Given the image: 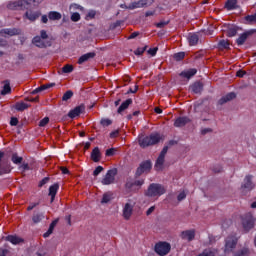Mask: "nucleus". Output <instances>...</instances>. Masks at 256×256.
Instances as JSON below:
<instances>
[{
	"label": "nucleus",
	"mask_w": 256,
	"mask_h": 256,
	"mask_svg": "<svg viewBox=\"0 0 256 256\" xmlns=\"http://www.w3.org/2000/svg\"><path fill=\"white\" fill-rule=\"evenodd\" d=\"M161 141L159 133H151L149 136L142 135L139 137V145L142 149L158 144Z\"/></svg>",
	"instance_id": "nucleus-1"
},
{
	"label": "nucleus",
	"mask_w": 256,
	"mask_h": 256,
	"mask_svg": "<svg viewBox=\"0 0 256 256\" xmlns=\"http://www.w3.org/2000/svg\"><path fill=\"white\" fill-rule=\"evenodd\" d=\"M166 194V189L159 183H151L148 190L145 191V196L149 198L160 197Z\"/></svg>",
	"instance_id": "nucleus-2"
},
{
	"label": "nucleus",
	"mask_w": 256,
	"mask_h": 256,
	"mask_svg": "<svg viewBox=\"0 0 256 256\" xmlns=\"http://www.w3.org/2000/svg\"><path fill=\"white\" fill-rule=\"evenodd\" d=\"M12 168L8 158H5V152L0 150V177L10 174Z\"/></svg>",
	"instance_id": "nucleus-3"
},
{
	"label": "nucleus",
	"mask_w": 256,
	"mask_h": 256,
	"mask_svg": "<svg viewBox=\"0 0 256 256\" xmlns=\"http://www.w3.org/2000/svg\"><path fill=\"white\" fill-rule=\"evenodd\" d=\"M171 251V245L166 241H159L154 246V252L159 256H166Z\"/></svg>",
	"instance_id": "nucleus-4"
},
{
	"label": "nucleus",
	"mask_w": 256,
	"mask_h": 256,
	"mask_svg": "<svg viewBox=\"0 0 256 256\" xmlns=\"http://www.w3.org/2000/svg\"><path fill=\"white\" fill-rule=\"evenodd\" d=\"M118 170L117 168H113L111 170H108L104 176V178L100 181L102 182L103 186H110L115 181V176H117Z\"/></svg>",
	"instance_id": "nucleus-5"
},
{
	"label": "nucleus",
	"mask_w": 256,
	"mask_h": 256,
	"mask_svg": "<svg viewBox=\"0 0 256 256\" xmlns=\"http://www.w3.org/2000/svg\"><path fill=\"white\" fill-rule=\"evenodd\" d=\"M242 224H243V229L246 232H249L251 229H254L255 218H254L253 214H251V213L245 214L242 218Z\"/></svg>",
	"instance_id": "nucleus-6"
},
{
	"label": "nucleus",
	"mask_w": 256,
	"mask_h": 256,
	"mask_svg": "<svg viewBox=\"0 0 256 256\" xmlns=\"http://www.w3.org/2000/svg\"><path fill=\"white\" fill-rule=\"evenodd\" d=\"M7 8L10 10H25L29 9L28 1L26 0H19L11 2L7 5Z\"/></svg>",
	"instance_id": "nucleus-7"
},
{
	"label": "nucleus",
	"mask_w": 256,
	"mask_h": 256,
	"mask_svg": "<svg viewBox=\"0 0 256 256\" xmlns=\"http://www.w3.org/2000/svg\"><path fill=\"white\" fill-rule=\"evenodd\" d=\"M151 169H152L151 161L146 160L140 164L139 168L136 169L135 176L140 177L142 174L150 172Z\"/></svg>",
	"instance_id": "nucleus-8"
},
{
	"label": "nucleus",
	"mask_w": 256,
	"mask_h": 256,
	"mask_svg": "<svg viewBox=\"0 0 256 256\" xmlns=\"http://www.w3.org/2000/svg\"><path fill=\"white\" fill-rule=\"evenodd\" d=\"M32 44L36 46L39 49H46L47 47H51L52 43L51 41H45V39H42L39 36L32 38Z\"/></svg>",
	"instance_id": "nucleus-9"
},
{
	"label": "nucleus",
	"mask_w": 256,
	"mask_h": 256,
	"mask_svg": "<svg viewBox=\"0 0 256 256\" xmlns=\"http://www.w3.org/2000/svg\"><path fill=\"white\" fill-rule=\"evenodd\" d=\"M85 111V105L80 104L76 106L74 109H71L68 113L69 119H75L76 117H79L83 112Z\"/></svg>",
	"instance_id": "nucleus-10"
},
{
	"label": "nucleus",
	"mask_w": 256,
	"mask_h": 256,
	"mask_svg": "<svg viewBox=\"0 0 256 256\" xmlns=\"http://www.w3.org/2000/svg\"><path fill=\"white\" fill-rule=\"evenodd\" d=\"M237 245V239L234 236H229L225 242V253L232 252Z\"/></svg>",
	"instance_id": "nucleus-11"
},
{
	"label": "nucleus",
	"mask_w": 256,
	"mask_h": 256,
	"mask_svg": "<svg viewBox=\"0 0 256 256\" xmlns=\"http://www.w3.org/2000/svg\"><path fill=\"white\" fill-rule=\"evenodd\" d=\"M253 176L252 175H247L244 179V182L242 184V189L244 191H251L254 188V184L252 181Z\"/></svg>",
	"instance_id": "nucleus-12"
},
{
	"label": "nucleus",
	"mask_w": 256,
	"mask_h": 256,
	"mask_svg": "<svg viewBox=\"0 0 256 256\" xmlns=\"http://www.w3.org/2000/svg\"><path fill=\"white\" fill-rule=\"evenodd\" d=\"M256 32V30H249L247 32H244L242 35L237 38L236 43L238 46H242L246 40L249 38L250 35H253Z\"/></svg>",
	"instance_id": "nucleus-13"
},
{
	"label": "nucleus",
	"mask_w": 256,
	"mask_h": 256,
	"mask_svg": "<svg viewBox=\"0 0 256 256\" xmlns=\"http://www.w3.org/2000/svg\"><path fill=\"white\" fill-rule=\"evenodd\" d=\"M195 235L196 232L194 229L181 232V238L183 240H187L188 242H192L195 239Z\"/></svg>",
	"instance_id": "nucleus-14"
},
{
	"label": "nucleus",
	"mask_w": 256,
	"mask_h": 256,
	"mask_svg": "<svg viewBox=\"0 0 256 256\" xmlns=\"http://www.w3.org/2000/svg\"><path fill=\"white\" fill-rule=\"evenodd\" d=\"M188 123H191V119L187 116L178 117L176 121H174V127H185Z\"/></svg>",
	"instance_id": "nucleus-15"
},
{
	"label": "nucleus",
	"mask_w": 256,
	"mask_h": 256,
	"mask_svg": "<svg viewBox=\"0 0 256 256\" xmlns=\"http://www.w3.org/2000/svg\"><path fill=\"white\" fill-rule=\"evenodd\" d=\"M4 240L11 243L12 245H20L25 241L23 238H20L17 235H8L4 238Z\"/></svg>",
	"instance_id": "nucleus-16"
},
{
	"label": "nucleus",
	"mask_w": 256,
	"mask_h": 256,
	"mask_svg": "<svg viewBox=\"0 0 256 256\" xmlns=\"http://www.w3.org/2000/svg\"><path fill=\"white\" fill-rule=\"evenodd\" d=\"M190 89L194 94H201L204 89V84L201 81H196L190 86Z\"/></svg>",
	"instance_id": "nucleus-17"
},
{
	"label": "nucleus",
	"mask_w": 256,
	"mask_h": 256,
	"mask_svg": "<svg viewBox=\"0 0 256 256\" xmlns=\"http://www.w3.org/2000/svg\"><path fill=\"white\" fill-rule=\"evenodd\" d=\"M59 189H60L59 183H55L54 185H51V186L49 187V193H48V195L51 197V203L54 202L55 197H56V195H57V192H59Z\"/></svg>",
	"instance_id": "nucleus-18"
},
{
	"label": "nucleus",
	"mask_w": 256,
	"mask_h": 256,
	"mask_svg": "<svg viewBox=\"0 0 256 256\" xmlns=\"http://www.w3.org/2000/svg\"><path fill=\"white\" fill-rule=\"evenodd\" d=\"M45 219V213L34 211L32 215V222L33 224L41 223Z\"/></svg>",
	"instance_id": "nucleus-19"
},
{
	"label": "nucleus",
	"mask_w": 256,
	"mask_h": 256,
	"mask_svg": "<svg viewBox=\"0 0 256 256\" xmlns=\"http://www.w3.org/2000/svg\"><path fill=\"white\" fill-rule=\"evenodd\" d=\"M95 56H97V54H95L94 52H89V53L83 54L82 56L79 57L77 63L79 65H82L83 63L89 61L90 59H94Z\"/></svg>",
	"instance_id": "nucleus-20"
},
{
	"label": "nucleus",
	"mask_w": 256,
	"mask_h": 256,
	"mask_svg": "<svg viewBox=\"0 0 256 256\" xmlns=\"http://www.w3.org/2000/svg\"><path fill=\"white\" fill-rule=\"evenodd\" d=\"M133 206L130 203H126L123 208V217L126 220H129L132 216Z\"/></svg>",
	"instance_id": "nucleus-21"
},
{
	"label": "nucleus",
	"mask_w": 256,
	"mask_h": 256,
	"mask_svg": "<svg viewBox=\"0 0 256 256\" xmlns=\"http://www.w3.org/2000/svg\"><path fill=\"white\" fill-rule=\"evenodd\" d=\"M197 74V69L191 68L189 70L183 71L179 74L182 78H187L188 80L193 78Z\"/></svg>",
	"instance_id": "nucleus-22"
},
{
	"label": "nucleus",
	"mask_w": 256,
	"mask_h": 256,
	"mask_svg": "<svg viewBox=\"0 0 256 256\" xmlns=\"http://www.w3.org/2000/svg\"><path fill=\"white\" fill-rule=\"evenodd\" d=\"M236 98V94L234 92H230L228 93L226 96H222L218 103L219 105H224L225 103L229 102V101H232Z\"/></svg>",
	"instance_id": "nucleus-23"
},
{
	"label": "nucleus",
	"mask_w": 256,
	"mask_h": 256,
	"mask_svg": "<svg viewBox=\"0 0 256 256\" xmlns=\"http://www.w3.org/2000/svg\"><path fill=\"white\" fill-rule=\"evenodd\" d=\"M90 159H92V161L95 163H98L101 160V152L99 147L93 149L92 154H90Z\"/></svg>",
	"instance_id": "nucleus-24"
},
{
	"label": "nucleus",
	"mask_w": 256,
	"mask_h": 256,
	"mask_svg": "<svg viewBox=\"0 0 256 256\" xmlns=\"http://www.w3.org/2000/svg\"><path fill=\"white\" fill-rule=\"evenodd\" d=\"M133 103L131 98L126 99L121 105L120 107H118L117 109V113L121 114L123 111H126L129 106Z\"/></svg>",
	"instance_id": "nucleus-25"
},
{
	"label": "nucleus",
	"mask_w": 256,
	"mask_h": 256,
	"mask_svg": "<svg viewBox=\"0 0 256 256\" xmlns=\"http://www.w3.org/2000/svg\"><path fill=\"white\" fill-rule=\"evenodd\" d=\"M56 84L55 83H47L44 84L36 89L33 90L32 94H36V93H41L45 90L51 89L52 87H54Z\"/></svg>",
	"instance_id": "nucleus-26"
},
{
	"label": "nucleus",
	"mask_w": 256,
	"mask_h": 256,
	"mask_svg": "<svg viewBox=\"0 0 256 256\" xmlns=\"http://www.w3.org/2000/svg\"><path fill=\"white\" fill-rule=\"evenodd\" d=\"M164 163H165V157L158 156L154 165L155 170L156 171L162 170Z\"/></svg>",
	"instance_id": "nucleus-27"
},
{
	"label": "nucleus",
	"mask_w": 256,
	"mask_h": 256,
	"mask_svg": "<svg viewBox=\"0 0 256 256\" xmlns=\"http://www.w3.org/2000/svg\"><path fill=\"white\" fill-rule=\"evenodd\" d=\"M217 48L219 50H229L230 49V43H229V41H227L225 39H221V40H219V42L217 44Z\"/></svg>",
	"instance_id": "nucleus-28"
},
{
	"label": "nucleus",
	"mask_w": 256,
	"mask_h": 256,
	"mask_svg": "<svg viewBox=\"0 0 256 256\" xmlns=\"http://www.w3.org/2000/svg\"><path fill=\"white\" fill-rule=\"evenodd\" d=\"M14 108H16L17 111L22 112V111H26L28 108H31V104H26L24 102H18V103H16Z\"/></svg>",
	"instance_id": "nucleus-29"
},
{
	"label": "nucleus",
	"mask_w": 256,
	"mask_h": 256,
	"mask_svg": "<svg viewBox=\"0 0 256 256\" xmlns=\"http://www.w3.org/2000/svg\"><path fill=\"white\" fill-rule=\"evenodd\" d=\"M188 41H189L190 46H195V45H197V43H198V41H199V36H198V34H196V33L189 34V36H188Z\"/></svg>",
	"instance_id": "nucleus-30"
},
{
	"label": "nucleus",
	"mask_w": 256,
	"mask_h": 256,
	"mask_svg": "<svg viewBox=\"0 0 256 256\" xmlns=\"http://www.w3.org/2000/svg\"><path fill=\"white\" fill-rule=\"evenodd\" d=\"M4 35H9V36H15V35H20L21 34V30L16 29V28H12V29H4L2 30Z\"/></svg>",
	"instance_id": "nucleus-31"
},
{
	"label": "nucleus",
	"mask_w": 256,
	"mask_h": 256,
	"mask_svg": "<svg viewBox=\"0 0 256 256\" xmlns=\"http://www.w3.org/2000/svg\"><path fill=\"white\" fill-rule=\"evenodd\" d=\"M217 253L216 249L206 248L202 251V253L197 256H215Z\"/></svg>",
	"instance_id": "nucleus-32"
},
{
	"label": "nucleus",
	"mask_w": 256,
	"mask_h": 256,
	"mask_svg": "<svg viewBox=\"0 0 256 256\" xmlns=\"http://www.w3.org/2000/svg\"><path fill=\"white\" fill-rule=\"evenodd\" d=\"M225 8L229 11L237 9V0H227Z\"/></svg>",
	"instance_id": "nucleus-33"
},
{
	"label": "nucleus",
	"mask_w": 256,
	"mask_h": 256,
	"mask_svg": "<svg viewBox=\"0 0 256 256\" xmlns=\"http://www.w3.org/2000/svg\"><path fill=\"white\" fill-rule=\"evenodd\" d=\"M10 93H11L10 82H9V80H5L3 89L1 91V95L4 96V95L10 94Z\"/></svg>",
	"instance_id": "nucleus-34"
},
{
	"label": "nucleus",
	"mask_w": 256,
	"mask_h": 256,
	"mask_svg": "<svg viewBox=\"0 0 256 256\" xmlns=\"http://www.w3.org/2000/svg\"><path fill=\"white\" fill-rule=\"evenodd\" d=\"M48 18L52 21H59L62 18V14L60 12H49Z\"/></svg>",
	"instance_id": "nucleus-35"
},
{
	"label": "nucleus",
	"mask_w": 256,
	"mask_h": 256,
	"mask_svg": "<svg viewBox=\"0 0 256 256\" xmlns=\"http://www.w3.org/2000/svg\"><path fill=\"white\" fill-rule=\"evenodd\" d=\"M237 34V27L235 25H228L227 28V36L228 37H234Z\"/></svg>",
	"instance_id": "nucleus-36"
},
{
	"label": "nucleus",
	"mask_w": 256,
	"mask_h": 256,
	"mask_svg": "<svg viewBox=\"0 0 256 256\" xmlns=\"http://www.w3.org/2000/svg\"><path fill=\"white\" fill-rule=\"evenodd\" d=\"M234 256H250V249L249 248H242L234 253Z\"/></svg>",
	"instance_id": "nucleus-37"
},
{
	"label": "nucleus",
	"mask_w": 256,
	"mask_h": 256,
	"mask_svg": "<svg viewBox=\"0 0 256 256\" xmlns=\"http://www.w3.org/2000/svg\"><path fill=\"white\" fill-rule=\"evenodd\" d=\"M23 160V157L19 156L17 153L12 154L11 161L13 162V164L19 165L21 164V162H23Z\"/></svg>",
	"instance_id": "nucleus-38"
},
{
	"label": "nucleus",
	"mask_w": 256,
	"mask_h": 256,
	"mask_svg": "<svg viewBox=\"0 0 256 256\" xmlns=\"http://www.w3.org/2000/svg\"><path fill=\"white\" fill-rule=\"evenodd\" d=\"M147 5V0H140L137 2H134L132 4V8L131 9H139V8H143Z\"/></svg>",
	"instance_id": "nucleus-39"
},
{
	"label": "nucleus",
	"mask_w": 256,
	"mask_h": 256,
	"mask_svg": "<svg viewBox=\"0 0 256 256\" xmlns=\"http://www.w3.org/2000/svg\"><path fill=\"white\" fill-rule=\"evenodd\" d=\"M125 188L127 191H137L139 188H135L133 181L128 180L125 184Z\"/></svg>",
	"instance_id": "nucleus-40"
},
{
	"label": "nucleus",
	"mask_w": 256,
	"mask_h": 256,
	"mask_svg": "<svg viewBox=\"0 0 256 256\" xmlns=\"http://www.w3.org/2000/svg\"><path fill=\"white\" fill-rule=\"evenodd\" d=\"M112 200V193L111 192H106L103 195L101 203H109Z\"/></svg>",
	"instance_id": "nucleus-41"
},
{
	"label": "nucleus",
	"mask_w": 256,
	"mask_h": 256,
	"mask_svg": "<svg viewBox=\"0 0 256 256\" xmlns=\"http://www.w3.org/2000/svg\"><path fill=\"white\" fill-rule=\"evenodd\" d=\"M74 70V67L73 65H70V64H66L64 67H62V73H65V74H70L72 73Z\"/></svg>",
	"instance_id": "nucleus-42"
},
{
	"label": "nucleus",
	"mask_w": 256,
	"mask_h": 256,
	"mask_svg": "<svg viewBox=\"0 0 256 256\" xmlns=\"http://www.w3.org/2000/svg\"><path fill=\"white\" fill-rule=\"evenodd\" d=\"M74 93L72 90H68L65 92L64 96H62V101H69L73 97Z\"/></svg>",
	"instance_id": "nucleus-43"
},
{
	"label": "nucleus",
	"mask_w": 256,
	"mask_h": 256,
	"mask_svg": "<svg viewBox=\"0 0 256 256\" xmlns=\"http://www.w3.org/2000/svg\"><path fill=\"white\" fill-rule=\"evenodd\" d=\"M100 125H102L103 127H110L112 125V120L108 118H103L102 120H100Z\"/></svg>",
	"instance_id": "nucleus-44"
},
{
	"label": "nucleus",
	"mask_w": 256,
	"mask_h": 256,
	"mask_svg": "<svg viewBox=\"0 0 256 256\" xmlns=\"http://www.w3.org/2000/svg\"><path fill=\"white\" fill-rule=\"evenodd\" d=\"M185 58V52H179L176 54H173V59L176 61H181Z\"/></svg>",
	"instance_id": "nucleus-45"
},
{
	"label": "nucleus",
	"mask_w": 256,
	"mask_h": 256,
	"mask_svg": "<svg viewBox=\"0 0 256 256\" xmlns=\"http://www.w3.org/2000/svg\"><path fill=\"white\" fill-rule=\"evenodd\" d=\"M148 46L145 47H139L134 51V54L136 56H141L143 53H145V51H147Z\"/></svg>",
	"instance_id": "nucleus-46"
},
{
	"label": "nucleus",
	"mask_w": 256,
	"mask_h": 256,
	"mask_svg": "<svg viewBox=\"0 0 256 256\" xmlns=\"http://www.w3.org/2000/svg\"><path fill=\"white\" fill-rule=\"evenodd\" d=\"M170 20H162L155 24L156 28L163 29L166 25H168Z\"/></svg>",
	"instance_id": "nucleus-47"
},
{
	"label": "nucleus",
	"mask_w": 256,
	"mask_h": 256,
	"mask_svg": "<svg viewBox=\"0 0 256 256\" xmlns=\"http://www.w3.org/2000/svg\"><path fill=\"white\" fill-rule=\"evenodd\" d=\"M81 19V15L79 12H74L73 14H71V21L73 22H78Z\"/></svg>",
	"instance_id": "nucleus-48"
},
{
	"label": "nucleus",
	"mask_w": 256,
	"mask_h": 256,
	"mask_svg": "<svg viewBox=\"0 0 256 256\" xmlns=\"http://www.w3.org/2000/svg\"><path fill=\"white\" fill-rule=\"evenodd\" d=\"M28 1V9L31 8V6H37L38 4L42 3L43 0H26Z\"/></svg>",
	"instance_id": "nucleus-49"
},
{
	"label": "nucleus",
	"mask_w": 256,
	"mask_h": 256,
	"mask_svg": "<svg viewBox=\"0 0 256 256\" xmlns=\"http://www.w3.org/2000/svg\"><path fill=\"white\" fill-rule=\"evenodd\" d=\"M103 170H104L103 166L98 165V166L95 168L94 172H93V176H94V177H98V176L100 175V173H101Z\"/></svg>",
	"instance_id": "nucleus-50"
},
{
	"label": "nucleus",
	"mask_w": 256,
	"mask_h": 256,
	"mask_svg": "<svg viewBox=\"0 0 256 256\" xmlns=\"http://www.w3.org/2000/svg\"><path fill=\"white\" fill-rule=\"evenodd\" d=\"M245 20L249 23V24H251V23H256V14H254V15H247L246 17H245Z\"/></svg>",
	"instance_id": "nucleus-51"
},
{
	"label": "nucleus",
	"mask_w": 256,
	"mask_h": 256,
	"mask_svg": "<svg viewBox=\"0 0 256 256\" xmlns=\"http://www.w3.org/2000/svg\"><path fill=\"white\" fill-rule=\"evenodd\" d=\"M115 152H116V149H115V148H109V149L106 150L105 155H106L107 157H112V156H114Z\"/></svg>",
	"instance_id": "nucleus-52"
},
{
	"label": "nucleus",
	"mask_w": 256,
	"mask_h": 256,
	"mask_svg": "<svg viewBox=\"0 0 256 256\" xmlns=\"http://www.w3.org/2000/svg\"><path fill=\"white\" fill-rule=\"evenodd\" d=\"M133 183L135 188L137 187L140 189V187H142V185L145 184V180H135L133 181Z\"/></svg>",
	"instance_id": "nucleus-53"
},
{
	"label": "nucleus",
	"mask_w": 256,
	"mask_h": 256,
	"mask_svg": "<svg viewBox=\"0 0 256 256\" xmlns=\"http://www.w3.org/2000/svg\"><path fill=\"white\" fill-rule=\"evenodd\" d=\"M49 123V118L45 117L44 119L40 120L39 127H45Z\"/></svg>",
	"instance_id": "nucleus-54"
},
{
	"label": "nucleus",
	"mask_w": 256,
	"mask_h": 256,
	"mask_svg": "<svg viewBox=\"0 0 256 256\" xmlns=\"http://www.w3.org/2000/svg\"><path fill=\"white\" fill-rule=\"evenodd\" d=\"M158 51V47H153L148 50V54H150L152 57H155Z\"/></svg>",
	"instance_id": "nucleus-55"
},
{
	"label": "nucleus",
	"mask_w": 256,
	"mask_h": 256,
	"mask_svg": "<svg viewBox=\"0 0 256 256\" xmlns=\"http://www.w3.org/2000/svg\"><path fill=\"white\" fill-rule=\"evenodd\" d=\"M49 182V177H45L44 179L40 180L38 187H44Z\"/></svg>",
	"instance_id": "nucleus-56"
},
{
	"label": "nucleus",
	"mask_w": 256,
	"mask_h": 256,
	"mask_svg": "<svg viewBox=\"0 0 256 256\" xmlns=\"http://www.w3.org/2000/svg\"><path fill=\"white\" fill-rule=\"evenodd\" d=\"M139 35H140V32L139 31H135L130 36L127 37V40L136 39Z\"/></svg>",
	"instance_id": "nucleus-57"
},
{
	"label": "nucleus",
	"mask_w": 256,
	"mask_h": 256,
	"mask_svg": "<svg viewBox=\"0 0 256 256\" xmlns=\"http://www.w3.org/2000/svg\"><path fill=\"white\" fill-rule=\"evenodd\" d=\"M19 121L16 117H12L10 120V126L11 127H16L18 125Z\"/></svg>",
	"instance_id": "nucleus-58"
},
{
	"label": "nucleus",
	"mask_w": 256,
	"mask_h": 256,
	"mask_svg": "<svg viewBox=\"0 0 256 256\" xmlns=\"http://www.w3.org/2000/svg\"><path fill=\"white\" fill-rule=\"evenodd\" d=\"M168 149H169L168 146H164V148L160 152L159 157H166V154L168 153Z\"/></svg>",
	"instance_id": "nucleus-59"
},
{
	"label": "nucleus",
	"mask_w": 256,
	"mask_h": 256,
	"mask_svg": "<svg viewBox=\"0 0 256 256\" xmlns=\"http://www.w3.org/2000/svg\"><path fill=\"white\" fill-rule=\"evenodd\" d=\"M177 199H178L179 202L185 200L186 199V193L184 191L180 192Z\"/></svg>",
	"instance_id": "nucleus-60"
},
{
	"label": "nucleus",
	"mask_w": 256,
	"mask_h": 256,
	"mask_svg": "<svg viewBox=\"0 0 256 256\" xmlns=\"http://www.w3.org/2000/svg\"><path fill=\"white\" fill-rule=\"evenodd\" d=\"M38 205H39V202L31 203V204L28 206L27 211H33L34 208H36Z\"/></svg>",
	"instance_id": "nucleus-61"
},
{
	"label": "nucleus",
	"mask_w": 256,
	"mask_h": 256,
	"mask_svg": "<svg viewBox=\"0 0 256 256\" xmlns=\"http://www.w3.org/2000/svg\"><path fill=\"white\" fill-rule=\"evenodd\" d=\"M9 250L7 248H0V256H7Z\"/></svg>",
	"instance_id": "nucleus-62"
},
{
	"label": "nucleus",
	"mask_w": 256,
	"mask_h": 256,
	"mask_svg": "<svg viewBox=\"0 0 256 256\" xmlns=\"http://www.w3.org/2000/svg\"><path fill=\"white\" fill-rule=\"evenodd\" d=\"M39 37L46 40V39L48 38V35H47V33H46V30H41Z\"/></svg>",
	"instance_id": "nucleus-63"
},
{
	"label": "nucleus",
	"mask_w": 256,
	"mask_h": 256,
	"mask_svg": "<svg viewBox=\"0 0 256 256\" xmlns=\"http://www.w3.org/2000/svg\"><path fill=\"white\" fill-rule=\"evenodd\" d=\"M245 75H246V72L243 70H239L238 72H236V77L243 78Z\"/></svg>",
	"instance_id": "nucleus-64"
}]
</instances>
